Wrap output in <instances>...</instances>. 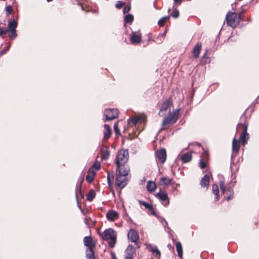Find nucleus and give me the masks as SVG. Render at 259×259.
I'll return each instance as SVG.
<instances>
[{
	"label": "nucleus",
	"mask_w": 259,
	"mask_h": 259,
	"mask_svg": "<svg viewBox=\"0 0 259 259\" xmlns=\"http://www.w3.org/2000/svg\"><path fill=\"white\" fill-rule=\"evenodd\" d=\"M172 105V100L168 99L166 100L162 105L158 114L160 116H164L166 113H168L167 116L165 117L163 120L162 125L163 126L167 125H171L175 123L178 119L179 110H177L172 112H170V108Z\"/></svg>",
	"instance_id": "obj_1"
},
{
	"label": "nucleus",
	"mask_w": 259,
	"mask_h": 259,
	"mask_svg": "<svg viewBox=\"0 0 259 259\" xmlns=\"http://www.w3.org/2000/svg\"><path fill=\"white\" fill-rule=\"evenodd\" d=\"M130 170L129 166H126L124 169H116L115 185L121 189L124 188L127 184L128 181L127 176Z\"/></svg>",
	"instance_id": "obj_2"
},
{
	"label": "nucleus",
	"mask_w": 259,
	"mask_h": 259,
	"mask_svg": "<svg viewBox=\"0 0 259 259\" xmlns=\"http://www.w3.org/2000/svg\"><path fill=\"white\" fill-rule=\"evenodd\" d=\"M129 154L127 150L120 149L118 151L115 159L116 169H124L126 166V163L128 160Z\"/></svg>",
	"instance_id": "obj_3"
},
{
	"label": "nucleus",
	"mask_w": 259,
	"mask_h": 259,
	"mask_svg": "<svg viewBox=\"0 0 259 259\" xmlns=\"http://www.w3.org/2000/svg\"><path fill=\"white\" fill-rule=\"evenodd\" d=\"M102 238L108 241L109 246L113 248L116 241V232L112 228H109L104 231L101 235Z\"/></svg>",
	"instance_id": "obj_4"
},
{
	"label": "nucleus",
	"mask_w": 259,
	"mask_h": 259,
	"mask_svg": "<svg viewBox=\"0 0 259 259\" xmlns=\"http://www.w3.org/2000/svg\"><path fill=\"white\" fill-rule=\"evenodd\" d=\"M242 13L243 12H240L238 17V19ZM237 14L235 12H229L226 16L227 24L232 28H235L236 26L237 23Z\"/></svg>",
	"instance_id": "obj_5"
},
{
	"label": "nucleus",
	"mask_w": 259,
	"mask_h": 259,
	"mask_svg": "<svg viewBox=\"0 0 259 259\" xmlns=\"http://www.w3.org/2000/svg\"><path fill=\"white\" fill-rule=\"evenodd\" d=\"M104 114L106 117L104 121H106L117 118L118 115V111L117 109H107L105 110Z\"/></svg>",
	"instance_id": "obj_6"
},
{
	"label": "nucleus",
	"mask_w": 259,
	"mask_h": 259,
	"mask_svg": "<svg viewBox=\"0 0 259 259\" xmlns=\"http://www.w3.org/2000/svg\"><path fill=\"white\" fill-rule=\"evenodd\" d=\"M243 125V131L242 134L240 136L239 141L244 146L247 142L249 139V134L247 133V124L244 123Z\"/></svg>",
	"instance_id": "obj_7"
},
{
	"label": "nucleus",
	"mask_w": 259,
	"mask_h": 259,
	"mask_svg": "<svg viewBox=\"0 0 259 259\" xmlns=\"http://www.w3.org/2000/svg\"><path fill=\"white\" fill-rule=\"evenodd\" d=\"M156 160L162 164L164 163L166 159V152L165 149L162 148L156 152Z\"/></svg>",
	"instance_id": "obj_8"
},
{
	"label": "nucleus",
	"mask_w": 259,
	"mask_h": 259,
	"mask_svg": "<svg viewBox=\"0 0 259 259\" xmlns=\"http://www.w3.org/2000/svg\"><path fill=\"white\" fill-rule=\"evenodd\" d=\"M156 197L162 202L164 206H167L169 203V200L167 194L164 191H160L156 194Z\"/></svg>",
	"instance_id": "obj_9"
},
{
	"label": "nucleus",
	"mask_w": 259,
	"mask_h": 259,
	"mask_svg": "<svg viewBox=\"0 0 259 259\" xmlns=\"http://www.w3.org/2000/svg\"><path fill=\"white\" fill-rule=\"evenodd\" d=\"M128 239L132 242L136 243L138 245V242L139 239V235L138 232L133 229H131L127 234Z\"/></svg>",
	"instance_id": "obj_10"
},
{
	"label": "nucleus",
	"mask_w": 259,
	"mask_h": 259,
	"mask_svg": "<svg viewBox=\"0 0 259 259\" xmlns=\"http://www.w3.org/2000/svg\"><path fill=\"white\" fill-rule=\"evenodd\" d=\"M132 44H139L141 41V34L138 32H133L130 37Z\"/></svg>",
	"instance_id": "obj_11"
},
{
	"label": "nucleus",
	"mask_w": 259,
	"mask_h": 259,
	"mask_svg": "<svg viewBox=\"0 0 259 259\" xmlns=\"http://www.w3.org/2000/svg\"><path fill=\"white\" fill-rule=\"evenodd\" d=\"M84 245L87 248H95L96 243L90 236H85L83 238Z\"/></svg>",
	"instance_id": "obj_12"
},
{
	"label": "nucleus",
	"mask_w": 259,
	"mask_h": 259,
	"mask_svg": "<svg viewBox=\"0 0 259 259\" xmlns=\"http://www.w3.org/2000/svg\"><path fill=\"white\" fill-rule=\"evenodd\" d=\"M118 217L119 215L118 212L114 210L109 211L106 213V218L109 221H114L116 220Z\"/></svg>",
	"instance_id": "obj_13"
},
{
	"label": "nucleus",
	"mask_w": 259,
	"mask_h": 259,
	"mask_svg": "<svg viewBox=\"0 0 259 259\" xmlns=\"http://www.w3.org/2000/svg\"><path fill=\"white\" fill-rule=\"evenodd\" d=\"M210 178L208 175H205L200 181V185L202 188H208Z\"/></svg>",
	"instance_id": "obj_14"
},
{
	"label": "nucleus",
	"mask_w": 259,
	"mask_h": 259,
	"mask_svg": "<svg viewBox=\"0 0 259 259\" xmlns=\"http://www.w3.org/2000/svg\"><path fill=\"white\" fill-rule=\"evenodd\" d=\"M202 44L201 42H197L194 47L192 51V55L194 58H198L201 50Z\"/></svg>",
	"instance_id": "obj_15"
},
{
	"label": "nucleus",
	"mask_w": 259,
	"mask_h": 259,
	"mask_svg": "<svg viewBox=\"0 0 259 259\" xmlns=\"http://www.w3.org/2000/svg\"><path fill=\"white\" fill-rule=\"evenodd\" d=\"M145 120L144 117H135L133 118H131L128 120V124L130 126H133L135 125L140 121H144Z\"/></svg>",
	"instance_id": "obj_16"
},
{
	"label": "nucleus",
	"mask_w": 259,
	"mask_h": 259,
	"mask_svg": "<svg viewBox=\"0 0 259 259\" xmlns=\"http://www.w3.org/2000/svg\"><path fill=\"white\" fill-rule=\"evenodd\" d=\"M95 248H87L85 250V256L87 259H95Z\"/></svg>",
	"instance_id": "obj_17"
},
{
	"label": "nucleus",
	"mask_w": 259,
	"mask_h": 259,
	"mask_svg": "<svg viewBox=\"0 0 259 259\" xmlns=\"http://www.w3.org/2000/svg\"><path fill=\"white\" fill-rule=\"evenodd\" d=\"M240 149V142L238 141L234 137L232 142V151L233 153H237Z\"/></svg>",
	"instance_id": "obj_18"
},
{
	"label": "nucleus",
	"mask_w": 259,
	"mask_h": 259,
	"mask_svg": "<svg viewBox=\"0 0 259 259\" xmlns=\"http://www.w3.org/2000/svg\"><path fill=\"white\" fill-rule=\"evenodd\" d=\"M104 126L105 128V131L104 132L103 140H106L110 137L111 130L110 126L107 124H104Z\"/></svg>",
	"instance_id": "obj_19"
},
{
	"label": "nucleus",
	"mask_w": 259,
	"mask_h": 259,
	"mask_svg": "<svg viewBox=\"0 0 259 259\" xmlns=\"http://www.w3.org/2000/svg\"><path fill=\"white\" fill-rule=\"evenodd\" d=\"M135 252V248L132 245H128L125 251L124 256H134V254Z\"/></svg>",
	"instance_id": "obj_20"
},
{
	"label": "nucleus",
	"mask_w": 259,
	"mask_h": 259,
	"mask_svg": "<svg viewBox=\"0 0 259 259\" xmlns=\"http://www.w3.org/2000/svg\"><path fill=\"white\" fill-rule=\"evenodd\" d=\"M171 179L167 177H161L159 181V185L163 186H166L171 183Z\"/></svg>",
	"instance_id": "obj_21"
},
{
	"label": "nucleus",
	"mask_w": 259,
	"mask_h": 259,
	"mask_svg": "<svg viewBox=\"0 0 259 259\" xmlns=\"http://www.w3.org/2000/svg\"><path fill=\"white\" fill-rule=\"evenodd\" d=\"M150 250L153 254H155V256L156 257L159 258L160 257V252L158 249L157 247L154 245L150 244L149 245Z\"/></svg>",
	"instance_id": "obj_22"
},
{
	"label": "nucleus",
	"mask_w": 259,
	"mask_h": 259,
	"mask_svg": "<svg viewBox=\"0 0 259 259\" xmlns=\"http://www.w3.org/2000/svg\"><path fill=\"white\" fill-rule=\"evenodd\" d=\"M180 159L183 163L188 162L192 159L191 154L189 153H184L180 156Z\"/></svg>",
	"instance_id": "obj_23"
},
{
	"label": "nucleus",
	"mask_w": 259,
	"mask_h": 259,
	"mask_svg": "<svg viewBox=\"0 0 259 259\" xmlns=\"http://www.w3.org/2000/svg\"><path fill=\"white\" fill-rule=\"evenodd\" d=\"M17 26V22L14 20H11L10 21H9V24H8V27L7 29H6V30L7 31V33H8L10 31L16 30Z\"/></svg>",
	"instance_id": "obj_24"
},
{
	"label": "nucleus",
	"mask_w": 259,
	"mask_h": 259,
	"mask_svg": "<svg viewBox=\"0 0 259 259\" xmlns=\"http://www.w3.org/2000/svg\"><path fill=\"white\" fill-rule=\"evenodd\" d=\"M146 187L148 191L152 192L156 189V185L154 182L149 181L147 182Z\"/></svg>",
	"instance_id": "obj_25"
},
{
	"label": "nucleus",
	"mask_w": 259,
	"mask_h": 259,
	"mask_svg": "<svg viewBox=\"0 0 259 259\" xmlns=\"http://www.w3.org/2000/svg\"><path fill=\"white\" fill-rule=\"evenodd\" d=\"M212 192L214 195H215V200L216 201L219 200V187L217 184H213L212 185Z\"/></svg>",
	"instance_id": "obj_26"
},
{
	"label": "nucleus",
	"mask_w": 259,
	"mask_h": 259,
	"mask_svg": "<svg viewBox=\"0 0 259 259\" xmlns=\"http://www.w3.org/2000/svg\"><path fill=\"white\" fill-rule=\"evenodd\" d=\"M101 167V164L100 162L96 161L92 166V167L89 169L90 171H91L92 172H94V171H95V172L99 170L100 169Z\"/></svg>",
	"instance_id": "obj_27"
},
{
	"label": "nucleus",
	"mask_w": 259,
	"mask_h": 259,
	"mask_svg": "<svg viewBox=\"0 0 259 259\" xmlns=\"http://www.w3.org/2000/svg\"><path fill=\"white\" fill-rule=\"evenodd\" d=\"M105 148V150L103 151L102 153V159L106 160L109 158L110 152L108 147L106 146Z\"/></svg>",
	"instance_id": "obj_28"
},
{
	"label": "nucleus",
	"mask_w": 259,
	"mask_h": 259,
	"mask_svg": "<svg viewBox=\"0 0 259 259\" xmlns=\"http://www.w3.org/2000/svg\"><path fill=\"white\" fill-rule=\"evenodd\" d=\"M176 249L178 252V256L182 258L183 256V249L182 244L180 242H178L176 243Z\"/></svg>",
	"instance_id": "obj_29"
},
{
	"label": "nucleus",
	"mask_w": 259,
	"mask_h": 259,
	"mask_svg": "<svg viewBox=\"0 0 259 259\" xmlns=\"http://www.w3.org/2000/svg\"><path fill=\"white\" fill-rule=\"evenodd\" d=\"M225 193H226V195H227L226 199L228 201H229L230 199L233 198V190L232 188H231V187L228 188V189Z\"/></svg>",
	"instance_id": "obj_30"
},
{
	"label": "nucleus",
	"mask_w": 259,
	"mask_h": 259,
	"mask_svg": "<svg viewBox=\"0 0 259 259\" xmlns=\"http://www.w3.org/2000/svg\"><path fill=\"white\" fill-rule=\"evenodd\" d=\"M96 196V193L93 190H91L87 195V200L92 201Z\"/></svg>",
	"instance_id": "obj_31"
},
{
	"label": "nucleus",
	"mask_w": 259,
	"mask_h": 259,
	"mask_svg": "<svg viewBox=\"0 0 259 259\" xmlns=\"http://www.w3.org/2000/svg\"><path fill=\"white\" fill-rule=\"evenodd\" d=\"M113 179H114L113 171H112L111 172L108 171V174H107V179L108 184L109 186H111V182H112V181L113 180Z\"/></svg>",
	"instance_id": "obj_32"
},
{
	"label": "nucleus",
	"mask_w": 259,
	"mask_h": 259,
	"mask_svg": "<svg viewBox=\"0 0 259 259\" xmlns=\"http://www.w3.org/2000/svg\"><path fill=\"white\" fill-rule=\"evenodd\" d=\"M169 19V16H165L161 18L158 22V24L160 26H163L166 21Z\"/></svg>",
	"instance_id": "obj_33"
},
{
	"label": "nucleus",
	"mask_w": 259,
	"mask_h": 259,
	"mask_svg": "<svg viewBox=\"0 0 259 259\" xmlns=\"http://www.w3.org/2000/svg\"><path fill=\"white\" fill-rule=\"evenodd\" d=\"M134 20V17L133 15L131 14H128L125 16L124 17V22L126 23H131Z\"/></svg>",
	"instance_id": "obj_34"
},
{
	"label": "nucleus",
	"mask_w": 259,
	"mask_h": 259,
	"mask_svg": "<svg viewBox=\"0 0 259 259\" xmlns=\"http://www.w3.org/2000/svg\"><path fill=\"white\" fill-rule=\"evenodd\" d=\"M139 203L141 205L144 206L146 208H147L148 209H152V206L150 204L147 203L145 201L139 200Z\"/></svg>",
	"instance_id": "obj_35"
},
{
	"label": "nucleus",
	"mask_w": 259,
	"mask_h": 259,
	"mask_svg": "<svg viewBox=\"0 0 259 259\" xmlns=\"http://www.w3.org/2000/svg\"><path fill=\"white\" fill-rule=\"evenodd\" d=\"M92 173L93 175H87L85 178L86 181L90 183H92L94 179L95 171H94V172Z\"/></svg>",
	"instance_id": "obj_36"
},
{
	"label": "nucleus",
	"mask_w": 259,
	"mask_h": 259,
	"mask_svg": "<svg viewBox=\"0 0 259 259\" xmlns=\"http://www.w3.org/2000/svg\"><path fill=\"white\" fill-rule=\"evenodd\" d=\"M9 32H10L9 36L11 39L13 40L16 37L17 34L16 33V30L10 31Z\"/></svg>",
	"instance_id": "obj_37"
},
{
	"label": "nucleus",
	"mask_w": 259,
	"mask_h": 259,
	"mask_svg": "<svg viewBox=\"0 0 259 259\" xmlns=\"http://www.w3.org/2000/svg\"><path fill=\"white\" fill-rule=\"evenodd\" d=\"M220 189L221 191L223 193H225L226 191V187L225 186L224 182L223 181H221L220 183Z\"/></svg>",
	"instance_id": "obj_38"
},
{
	"label": "nucleus",
	"mask_w": 259,
	"mask_h": 259,
	"mask_svg": "<svg viewBox=\"0 0 259 259\" xmlns=\"http://www.w3.org/2000/svg\"><path fill=\"white\" fill-rule=\"evenodd\" d=\"M171 16L174 18H177L179 17V12L177 9H175L171 13Z\"/></svg>",
	"instance_id": "obj_39"
},
{
	"label": "nucleus",
	"mask_w": 259,
	"mask_h": 259,
	"mask_svg": "<svg viewBox=\"0 0 259 259\" xmlns=\"http://www.w3.org/2000/svg\"><path fill=\"white\" fill-rule=\"evenodd\" d=\"M114 130L116 136H118L120 135L119 130L118 127L117 122L115 123L114 124Z\"/></svg>",
	"instance_id": "obj_40"
},
{
	"label": "nucleus",
	"mask_w": 259,
	"mask_h": 259,
	"mask_svg": "<svg viewBox=\"0 0 259 259\" xmlns=\"http://www.w3.org/2000/svg\"><path fill=\"white\" fill-rule=\"evenodd\" d=\"M6 11L7 13L8 14H12V12H13V8H12V6H8L6 7Z\"/></svg>",
	"instance_id": "obj_41"
},
{
	"label": "nucleus",
	"mask_w": 259,
	"mask_h": 259,
	"mask_svg": "<svg viewBox=\"0 0 259 259\" xmlns=\"http://www.w3.org/2000/svg\"><path fill=\"white\" fill-rule=\"evenodd\" d=\"M206 166V163L203 161L202 159H200V167L201 169H203L205 168Z\"/></svg>",
	"instance_id": "obj_42"
},
{
	"label": "nucleus",
	"mask_w": 259,
	"mask_h": 259,
	"mask_svg": "<svg viewBox=\"0 0 259 259\" xmlns=\"http://www.w3.org/2000/svg\"><path fill=\"white\" fill-rule=\"evenodd\" d=\"M123 5L124 3H122L121 1H118L117 3L116 4L115 7L117 9H120L122 8Z\"/></svg>",
	"instance_id": "obj_43"
},
{
	"label": "nucleus",
	"mask_w": 259,
	"mask_h": 259,
	"mask_svg": "<svg viewBox=\"0 0 259 259\" xmlns=\"http://www.w3.org/2000/svg\"><path fill=\"white\" fill-rule=\"evenodd\" d=\"M9 48H10V46L4 48L3 50H2V51L0 52V56H2L4 54L6 53V52L9 50Z\"/></svg>",
	"instance_id": "obj_44"
},
{
	"label": "nucleus",
	"mask_w": 259,
	"mask_h": 259,
	"mask_svg": "<svg viewBox=\"0 0 259 259\" xmlns=\"http://www.w3.org/2000/svg\"><path fill=\"white\" fill-rule=\"evenodd\" d=\"M130 9H131V8L130 6L125 7L123 10V13H128L130 11Z\"/></svg>",
	"instance_id": "obj_45"
},
{
	"label": "nucleus",
	"mask_w": 259,
	"mask_h": 259,
	"mask_svg": "<svg viewBox=\"0 0 259 259\" xmlns=\"http://www.w3.org/2000/svg\"><path fill=\"white\" fill-rule=\"evenodd\" d=\"M111 257L112 259H117L115 253L113 252H111Z\"/></svg>",
	"instance_id": "obj_46"
},
{
	"label": "nucleus",
	"mask_w": 259,
	"mask_h": 259,
	"mask_svg": "<svg viewBox=\"0 0 259 259\" xmlns=\"http://www.w3.org/2000/svg\"><path fill=\"white\" fill-rule=\"evenodd\" d=\"M150 211V212H151V214H152V215H155V212L153 209V208L152 207V209H149Z\"/></svg>",
	"instance_id": "obj_47"
},
{
	"label": "nucleus",
	"mask_w": 259,
	"mask_h": 259,
	"mask_svg": "<svg viewBox=\"0 0 259 259\" xmlns=\"http://www.w3.org/2000/svg\"><path fill=\"white\" fill-rule=\"evenodd\" d=\"M124 259H134V256H124Z\"/></svg>",
	"instance_id": "obj_48"
},
{
	"label": "nucleus",
	"mask_w": 259,
	"mask_h": 259,
	"mask_svg": "<svg viewBox=\"0 0 259 259\" xmlns=\"http://www.w3.org/2000/svg\"><path fill=\"white\" fill-rule=\"evenodd\" d=\"M167 247H168V248H169V249L172 248V247L171 246V245L170 244H168L167 245Z\"/></svg>",
	"instance_id": "obj_49"
},
{
	"label": "nucleus",
	"mask_w": 259,
	"mask_h": 259,
	"mask_svg": "<svg viewBox=\"0 0 259 259\" xmlns=\"http://www.w3.org/2000/svg\"><path fill=\"white\" fill-rule=\"evenodd\" d=\"M175 3H179L181 1V0H174Z\"/></svg>",
	"instance_id": "obj_50"
},
{
	"label": "nucleus",
	"mask_w": 259,
	"mask_h": 259,
	"mask_svg": "<svg viewBox=\"0 0 259 259\" xmlns=\"http://www.w3.org/2000/svg\"><path fill=\"white\" fill-rule=\"evenodd\" d=\"M164 223H165L164 227H165L166 226H167L168 224L166 221H164Z\"/></svg>",
	"instance_id": "obj_51"
},
{
	"label": "nucleus",
	"mask_w": 259,
	"mask_h": 259,
	"mask_svg": "<svg viewBox=\"0 0 259 259\" xmlns=\"http://www.w3.org/2000/svg\"><path fill=\"white\" fill-rule=\"evenodd\" d=\"M165 34V32H164L163 34H162V35H161L162 37H163L164 36Z\"/></svg>",
	"instance_id": "obj_52"
},
{
	"label": "nucleus",
	"mask_w": 259,
	"mask_h": 259,
	"mask_svg": "<svg viewBox=\"0 0 259 259\" xmlns=\"http://www.w3.org/2000/svg\"><path fill=\"white\" fill-rule=\"evenodd\" d=\"M196 145L198 146V147H200L201 145L199 144H196Z\"/></svg>",
	"instance_id": "obj_53"
},
{
	"label": "nucleus",
	"mask_w": 259,
	"mask_h": 259,
	"mask_svg": "<svg viewBox=\"0 0 259 259\" xmlns=\"http://www.w3.org/2000/svg\"><path fill=\"white\" fill-rule=\"evenodd\" d=\"M53 1V0H47V2H51V1Z\"/></svg>",
	"instance_id": "obj_54"
},
{
	"label": "nucleus",
	"mask_w": 259,
	"mask_h": 259,
	"mask_svg": "<svg viewBox=\"0 0 259 259\" xmlns=\"http://www.w3.org/2000/svg\"><path fill=\"white\" fill-rule=\"evenodd\" d=\"M83 179H81V182H80V184H81V183H82V182H83Z\"/></svg>",
	"instance_id": "obj_55"
},
{
	"label": "nucleus",
	"mask_w": 259,
	"mask_h": 259,
	"mask_svg": "<svg viewBox=\"0 0 259 259\" xmlns=\"http://www.w3.org/2000/svg\"><path fill=\"white\" fill-rule=\"evenodd\" d=\"M206 55V52H205V53L203 55V57H204L205 56V55Z\"/></svg>",
	"instance_id": "obj_56"
},
{
	"label": "nucleus",
	"mask_w": 259,
	"mask_h": 259,
	"mask_svg": "<svg viewBox=\"0 0 259 259\" xmlns=\"http://www.w3.org/2000/svg\"><path fill=\"white\" fill-rule=\"evenodd\" d=\"M167 229H169V228L168 226L167 227Z\"/></svg>",
	"instance_id": "obj_57"
}]
</instances>
